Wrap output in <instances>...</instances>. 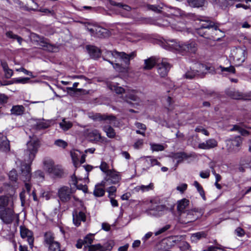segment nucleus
<instances>
[{"label":"nucleus","mask_w":251,"mask_h":251,"mask_svg":"<svg viewBox=\"0 0 251 251\" xmlns=\"http://www.w3.org/2000/svg\"><path fill=\"white\" fill-rule=\"evenodd\" d=\"M136 56V53L135 51L127 54L125 52L107 51L105 54L106 60L113 65L116 70L120 72L127 71L130 61Z\"/></svg>","instance_id":"obj_1"},{"label":"nucleus","mask_w":251,"mask_h":251,"mask_svg":"<svg viewBox=\"0 0 251 251\" xmlns=\"http://www.w3.org/2000/svg\"><path fill=\"white\" fill-rule=\"evenodd\" d=\"M107 86L111 90L115 92L117 94H122L126 93L125 97V100L129 103H131V101L135 102V104L139 105L141 102L138 94L140 93L135 90H126L124 88L119 86V84L114 81H108L107 82Z\"/></svg>","instance_id":"obj_2"},{"label":"nucleus","mask_w":251,"mask_h":251,"mask_svg":"<svg viewBox=\"0 0 251 251\" xmlns=\"http://www.w3.org/2000/svg\"><path fill=\"white\" fill-rule=\"evenodd\" d=\"M194 20H198L199 21V24H200V27H198L197 29V33L199 34L200 36L204 37L207 39H218L219 38H216L214 36L212 35L210 36H206V32L203 31L204 29H209L211 28H213L215 31H219L221 32V30L218 29L219 25L215 23L214 21H212L210 20L209 17L201 16H195L194 15Z\"/></svg>","instance_id":"obj_3"},{"label":"nucleus","mask_w":251,"mask_h":251,"mask_svg":"<svg viewBox=\"0 0 251 251\" xmlns=\"http://www.w3.org/2000/svg\"><path fill=\"white\" fill-rule=\"evenodd\" d=\"M151 205L148 213L154 217H159L164 214L168 208L163 203V200L159 197H155L150 201Z\"/></svg>","instance_id":"obj_4"},{"label":"nucleus","mask_w":251,"mask_h":251,"mask_svg":"<svg viewBox=\"0 0 251 251\" xmlns=\"http://www.w3.org/2000/svg\"><path fill=\"white\" fill-rule=\"evenodd\" d=\"M39 147L40 143L38 139H33L27 143V149L25 151V160L27 163H23L22 165L28 164L30 165V164L34 160Z\"/></svg>","instance_id":"obj_5"},{"label":"nucleus","mask_w":251,"mask_h":251,"mask_svg":"<svg viewBox=\"0 0 251 251\" xmlns=\"http://www.w3.org/2000/svg\"><path fill=\"white\" fill-rule=\"evenodd\" d=\"M200 216V213L194 210H189L181 213L178 218V221L181 224H186L196 220Z\"/></svg>","instance_id":"obj_6"},{"label":"nucleus","mask_w":251,"mask_h":251,"mask_svg":"<svg viewBox=\"0 0 251 251\" xmlns=\"http://www.w3.org/2000/svg\"><path fill=\"white\" fill-rule=\"evenodd\" d=\"M231 54L236 65L240 66L245 61L247 51L245 47H238L232 50Z\"/></svg>","instance_id":"obj_7"},{"label":"nucleus","mask_w":251,"mask_h":251,"mask_svg":"<svg viewBox=\"0 0 251 251\" xmlns=\"http://www.w3.org/2000/svg\"><path fill=\"white\" fill-rule=\"evenodd\" d=\"M13 208L7 207L0 210V219L5 224H10L16 218Z\"/></svg>","instance_id":"obj_8"},{"label":"nucleus","mask_w":251,"mask_h":251,"mask_svg":"<svg viewBox=\"0 0 251 251\" xmlns=\"http://www.w3.org/2000/svg\"><path fill=\"white\" fill-rule=\"evenodd\" d=\"M21 170L22 172L21 179L25 182V187L27 191L29 192L31 185L27 182L29 181L31 178L30 166L28 164L21 165Z\"/></svg>","instance_id":"obj_9"},{"label":"nucleus","mask_w":251,"mask_h":251,"mask_svg":"<svg viewBox=\"0 0 251 251\" xmlns=\"http://www.w3.org/2000/svg\"><path fill=\"white\" fill-rule=\"evenodd\" d=\"M72 193V191L71 188L63 186L58 189L57 195L62 202H66L71 200Z\"/></svg>","instance_id":"obj_10"},{"label":"nucleus","mask_w":251,"mask_h":251,"mask_svg":"<svg viewBox=\"0 0 251 251\" xmlns=\"http://www.w3.org/2000/svg\"><path fill=\"white\" fill-rule=\"evenodd\" d=\"M157 72L161 77H165L167 75L168 72L171 68L170 64L167 62L166 58L159 61L157 63Z\"/></svg>","instance_id":"obj_11"},{"label":"nucleus","mask_w":251,"mask_h":251,"mask_svg":"<svg viewBox=\"0 0 251 251\" xmlns=\"http://www.w3.org/2000/svg\"><path fill=\"white\" fill-rule=\"evenodd\" d=\"M230 145L228 150L230 152L236 153L238 152L241 148L242 143V139L239 136H236L234 139H231L230 141Z\"/></svg>","instance_id":"obj_12"},{"label":"nucleus","mask_w":251,"mask_h":251,"mask_svg":"<svg viewBox=\"0 0 251 251\" xmlns=\"http://www.w3.org/2000/svg\"><path fill=\"white\" fill-rule=\"evenodd\" d=\"M89 30L94 36L100 38L106 37L109 34L107 29L100 26H94Z\"/></svg>","instance_id":"obj_13"},{"label":"nucleus","mask_w":251,"mask_h":251,"mask_svg":"<svg viewBox=\"0 0 251 251\" xmlns=\"http://www.w3.org/2000/svg\"><path fill=\"white\" fill-rule=\"evenodd\" d=\"M163 47L166 50H175L180 52L182 43L174 40H168L163 43Z\"/></svg>","instance_id":"obj_14"},{"label":"nucleus","mask_w":251,"mask_h":251,"mask_svg":"<svg viewBox=\"0 0 251 251\" xmlns=\"http://www.w3.org/2000/svg\"><path fill=\"white\" fill-rule=\"evenodd\" d=\"M86 136L87 139L92 142L97 143L102 140L100 133L97 129L87 130Z\"/></svg>","instance_id":"obj_15"},{"label":"nucleus","mask_w":251,"mask_h":251,"mask_svg":"<svg viewBox=\"0 0 251 251\" xmlns=\"http://www.w3.org/2000/svg\"><path fill=\"white\" fill-rule=\"evenodd\" d=\"M20 234L22 238H27V242L32 248L33 246L34 238L32 236V233L25 226H20Z\"/></svg>","instance_id":"obj_16"},{"label":"nucleus","mask_w":251,"mask_h":251,"mask_svg":"<svg viewBox=\"0 0 251 251\" xmlns=\"http://www.w3.org/2000/svg\"><path fill=\"white\" fill-rule=\"evenodd\" d=\"M137 164L143 171H146L151 167L150 156H142L137 160Z\"/></svg>","instance_id":"obj_17"},{"label":"nucleus","mask_w":251,"mask_h":251,"mask_svg":"<svg viewBox=\"0 0 251 251\" xmlns=\"http://www.w3.org/2000/svg\"><path fill=\"white\" fill-rule=\"evenodd\" d=\"M197 50V44L194 42H191L188 44H182L180 52H189L195 53Z\"/></svg>","instance_id":"obj_18"},{"label":"nucleus","mask_w":251,"mask_h":251,"mask_svg":"<svg viewBox=\"0 0 251 251\" xmlns=\"http://www.w3.org/2000/svg\"><path fill=\"white\" fill-rule=\"evenodd\" d=\"M217 141L214 139H209L204 142L200 143L198 148L203 150H209L217 146Z\"/></svg>","instance_id":"obj_19"},{"label":"nucleus","mask_w":251,"mask_h":251,"mask_svg":"<svg viewBox=\"0 0 251 251\" xmlns=\"http://www.w3.org/2000/svg\"><path fill=\"white\" fill-rule=\"evenodd\" d=\"M121 179V176L119 173L114 170H111L106 175L105 180L106 181H111V183L116 184L119 182Z\"/></svg>","instance_id":"obj_20"},{"label":"nucleus","mask_w":251,"mask_h":251,"mask_svg":"<svg viewBox=\"0 0 251 251\" xmlns=\"http://www.w3.org/2000/svg\"><path fill=\"white\" fill-rule=\"evenodd\" d=\"M13 201L11 198L7 196L0 197V209L7 208V207L13 208Z\"/></svg>","instance_id":"obj_21"},{"label":"nucleus","mask_w":251,"mask_h":251,"mask_svg":"<svg viewBox=\"0 0 251 251\" xmlns=\"http://www.w3.org/2000/svg\"><path fill=\"white\" fill-rule=\"evenodd\" d=\"M73 223L75 226H78L80 224L81 222H84L85 221L86 216L85 214L82 212H77L75 211L73 213Z\"/></svg>","instance_id":"obj_22"},{"label":"nucleus","mask_w":251,"mask_h":251,"mask_svg":"<svg viewBox=\"0 0 251 251\" xmlns=\"http://www.w3.org/2000/svg\"><path fill=\"white\" fill-rule=\"evenodd\" d=\"M50 125V121H45L43 119L42 120H38L36 123L33 125V129L36 130H41L47 128Z\"/></svg>","instance_id":"obj_23"},{"label":"nucleus","mask_w":251,"mask_h":251,"mask_svg":"<svg viewBox=\"0 0 251 251\" xmlns=\"http://www.w3.org/2000/svg\"><path fill=\"white\" fill-rule=\"evenodd\" d=\"M86 49L90 55L93 58H97L100 55V51L99 48L93 46H87Z\"/></svg>","instance_id":"obj_24"},{"label":"nucleus","mask_w":251,"mask_h":251,"mask_svg":"<svg viewBox=\"0 0 251 251\" xmlns=\"http://www.w3.org/2000/svg\"><path fill=\"white\" fill-rule=\"evenodd\" d=\"M159 60H157L155 58L151 57L144 60V70H151L156 64H157Z\"/></svg>","instance_id":"obj_25"},{"label":"nucleus","mask_w":251,"mask_h":251,"mask_svg":"<svg viewBox=\"0 0 251 251\" xmlns=\"http://www.w3.org/2000/svg\"><path fill=\"white\" fill-rule=\"evenodd\" d=\"M10 150L9 142L5 136L0 137V151H8Z\"/></svg>","instance_id":"obj_26"},{"label":"nucleus","mask_w":251,"mask_h":251,"mask_svg":"<svg viewBox=\"0 0 251 251\" xmlns=\"http://www.w3.org/2000/svg\"><path fill=\"white\" fill-rule=\"evenodd\" d=\"M181 237L180 236H170L166 239L167 245L171 248L178 244L181 240Z\"/></svg>","instance_id":"obj_27"},{"label":"nucleus","mask_w":251,"mask_h":251,"mask_svg":"<svg viewBox=\"0 0 251 251\" xmlns=\"http://www.w3.org/2000/svg\"><path fill=\"white\" fill-rule=\"evenodd\" d=\"M189 203V200L186 199H183L178 202L177 209L179 215L181 213L185 212L184 209L188 206Z\"/></svg>","instance_id":"obj_28"},{"label":"nucleus","mask_w":251,"mask_h":251,"mask_svg":"<svg viewBox=\"0 0 251 251\" xmlns=\"http://www.w3.org/2000/svg\"><path fill=\"white\" fill-rule=\"evenodd\" d=\"M25 110V107L22 105L13 106L10 110L11 113L15 115H21Z\"/></svg>","instance_id":"obj_29"},{"label":"nucleus","mask_w":251,"mask_h":251,"mask_svg":"<svg viewBox=\"0 0 251 251\" xmlns=\"http://www.w3.org/2000/svg\"><path fill=\"white\" fill-rule=\"evenodd\" d=\"M44 243L47 246L55 242L54 234L50 231L46 232L44 236Z\"/></svg>","instance_id":"obj_30"},{"label":"nucleus","mask_w":251,"mask_h":251,"mask_svg":"<svg viewBox=\"0 0 251 251\" xmlns=\"http://www.w3.org/2000/svg\"><path fill=\"white\" fill-rule=\"evenodd\" d=\"M39 40L38 42H39L40 46L43 48H45L46 50L49 51H52L53 50V46L48 42V40L43 37L38 36Z\"/></svg>","instance_id":"obj_31"},{"label":"nucleus","mask_w":251,"mask_h":251,"mask_svg":"<svg viewBox=\"0 0 251 251\" xmlns=\"http://www.w3.org/2000/svg\"><path fill=\"white\" fill-rule=\"evenodd\" d=\"M154 188V185L152 183H150L148 185H139L137 186L134 188V190L136 192H139L141 191L142 192H148L150 190H153Z\"/></svg>","instance_id":"obj_32"},{"label":"nucleus","mask_w":251,"mask_h":251,"mask_svg":"<svg viewBox=\"0 0 251 251\" xmlns=\"http://www.w3.org/2000/svg\"><path fill=\"white\" fill-rule=\"evenodd\" d=\"M5 35L7 38L12 39L13 40H17L20 45L22 44V42L23 41L22 38L19 36L17 34H14L12 31H6L5 32Z\"/></svg>","instance_id":"obj_33"},{"label":"nucleus","mask_w":251,"mask_h":251,"mask_svg":"<svg viewBox=\"0 0 251 251\" xmlns=\"http://www.w3.org/2000/svg\"><path fill=\"white\" fill-rule=\"evenodd\" d=\"M230 97L234 99L240 100H251V95L248 96V98H246L242 93L237 91H231L230 93Z\"/></svg>","instance_id":"obj_34"},{"label":"nucleus","mask_w":251,"mask_h":251,"mask_svg":"<svg viewBox=\"0 0 251 251\" xmlns=\"http://www.w3.org/2000/svg\"><path fill=\"white\" fill-rule=\"evenodd\" d=\"M32 178L36 182H42L44 179V173L40 170H37L34 173Z\"/></svg>","instance_id":"obj_35"},{"label":"nucleus","mask_w":251,"mask_h":251,"mask_svg":"<svg viewBox=\"0 0 251 251\" xmlns=\"http://www.w3.org/2000/svg\"><path fill=\"white\" fill-rule=\"evenodd\" d=\"M205 66L200 63H195L192 67V70L197 75L202 73L205 69Z\"/></svg>","instance_id":"obj_36"},{"label":"nucleus","mask_w":251,"mask_h":251,"mask_svg":"<svg viewBox=\"0 0 251 251\" xmlns=\"http://www.w3.org/2000/svg\"><path fill=\"white\" fill-rule=\"evenodd\" d=\"M103 130L106 132V135L110 138H114L116 135L114 129L109 126H105L103 127Z\"/></svg>","instance_id":"obj_37"},{"label":"nucleus","mask_w":251,"mask_h":251,"mask_svg":"<svg viewBox=\"0 0 251 251\" xmlns=\"http://www.w3.org/2000/svg\"><path fill=\"white\" fill-rule=\"evenodd\" d=\"M44 168L49 173H50L54 167V162L50 159H47L44 161Z\"/></svg>","instance_id":"obj_38"},{"label":"nucleus","mask_w":251,"mask_h":251,"mask_svg":"<svg viewBox=\"0 0 251 251\" xmlns=\"http://www.w3.org/2000/svg\"><path fill=\"white\" fill-rule=\"evenodd\" d=\"M231 131H237L242 136H248L249 135L250 132L246 129L243 128L238 125H234L231 129Z\"/></svg>","instance_id":"obj_39"},{"label":"nucleus","mask_w":251,"mask_h":251,"mask_svg":"<svg viewBox=\"0 0 251 251\" xmlns=\"http://www.w3.org/2000/svg\"><path fill=\"white\" fill-rule=\"evenodd\" d=\"M206 234L204 232H198L193 234L191 236V240L192 242H196L201 238L205 237Z\"/></svg>","instance_id":"obj_40"},{"label":"nucleus","mask_w":251,"mask_h":251,"mask_svg":"<svg viewBox=\"0 0 251 251\" xmlns=\"http://www.w3.org/2000/svg\"><path fill=\"white\" fill-rule=\"evenodd\" d=\"M172 28L177 31H182L185 29V25L182 22H175L174 21L173 23L172 24Z\"/></svg>","instance_id":"obj_41"},{"label":"nucleus","mask_w":251,"mask_h":251,"mask_svg":"<svg viewBox=\"0 0 251 251\" xmlns=\"http://www.w3.org/2000/svg\"><path fill=\"white\" fill-rule=\"evenodd\" d=\"M72 184L76 187L78 190H81L84 193H86L87 191V187L86 185L77 184V181L75 177H72Z\"/></svg>","instance_id":"obj_42"},{"label":"nucleus","mask_w":251,"mask_h":251,"mask_svg":"<svg viewBox=\"0 0 251 251\" xmlns=\"http://www.w3.org/2000/svg\"><path fill=\"white\" fill-rule=\"evenodd\" d=\"M93 194L96 197H102L105 194V190L103 188L100 187V185H96Z\"/></svg>","instance_id":"obj_43"},{"label":"nucleus","mask_w":251,"mask_h":251,"mask_svg":"<svg viewBox=\"0 0 251 251\" xmlns=\"http://www.w3.org/2000/svg\"><path fill=\"white\" fill-rule=\"evenodd\" d=\"M50 174H51L56 176H61L63 174V171L61 167L59 166H54Z\"/></svg>","instance_id":"obj_44"},{"label":"nucleus","mask_w":251,"mask_h":251,"mask_svg":"<svg viewBox=\"0 0 251 251\" xmlns=\"http://www.w3.org/2000/svg\"><path fill=\"white\" fill-rule=\"evenodd\" d=\"M88 251H106L105 248L100 244L88 246Z\"/></svg>","instance_id":"obj_45"},{"label":"nucleus","mask_w":251,"mask_h":251,"mask_svg":"<svg viewBox=\"0 0 251 251\" xmlns=\"http://www.w3.org/2000/svg\"><path fill=\"white\" fill-rule=\"evenodd\" d=\"M174 20L171 18H168L167 19L163 20L162 21H158L157 25L159 26H167L170 25L172 26V24L173 23Z\"/></svg>","instance_id":"obj_46"},{"label":"nucleus","mask_w":251,"mask_h":251,"mask_svg":"<svg viewBox=\"0 0 251 251\" xmlns=\"http://www.w3.org/2000/svg\"><path fill=\"white\" fill-rule=\"evenodd\" d=\"M189 4L194 7H199L202 6L205 0H187Z\"/></svg>","instance_id":"obj_47"},{"label":"nucleus","mask_w":251,"mask_h":251,"mask_svg":"<svg viewBox=\"0 0 251 251\" xmlns=\"http://www.w3.org/2000/svg\"><path fill=\"white\" fill-rule=\"evenodd\" d=\"M60 126L64 130H67L70 129L73 126L72 123L70 121H66L65 119L59 124Z\"/></svg>","instance_id":"obj_48"},{"label":"nucleus","mask_w":251,"mask_h":251,"mask_svg":"<svg viewBox=\"0 0 251 251\" xmlns=\"http://www.w3.org/2000/svg\"><path fill=\"white\" fill-rule=\"evenodd\" d=\"M150 146L152 151H162L165 149L164 147L161 144L151 143Z\"/></svg>","instance_id":"obj_49"},{"label":"nucleus","mask_w":251,"mask_h":251,"mask_svg":"<svg viewBox=\"0 0 251 251\" xmlns=\"http://www.w3.org/2000/svg\"><path fill=\"white\" fill-rule=\"evenodd\" d=\"M110 3L111 5L117 6L122 10H125L126 11H129L131 10V7L127 5H124L121 3H117L114 1H110Z\"/></svg>","instance_id":"obj_50"},{"label":"nucleus","mask_w":251,"mask_h":251,"mask_svg":"<svg viewBox=\"0 0 251 251\" xmlns=\"http://www.w3.org/2000/svg\"><path fill=\"white\" fill-rule=\"evenodd\" d=\"M47 247L49 248V251H60V244L57 241L53 242Z\"/></svg>","instance_id":"obj_51"},{"label":"nucleus","mask_w":251,"mask_h":251,"mask_svg":"<svg viewBox=\"0 0 251 251\" xmlns=\"http://www.w3.org/2000/svg\"><path fill=\"white\" fill-rule=\"evenodd\" d=\"M194 185L197 188V189L198 191L199 192L200 195L202 197V198L204 200H205V195H204V190H203L202 186L197 181H194Z\"/></svg>","instance_id":"obj_52"},{"label":"nucleus","mask_w":251,"mask_h":251,"mask_svg":"<svg viewBox=\"0 0 251 251\" xmlns=\"http://www.w3.org/2000/svg\"><path fill=\"white\" fill-rule=\"evenodd\" d=\"M100 117L101 120L104 121H109V124H115V121L116 120V118L113 115H103L100 116Z\"/></svg>","instance_id":"obj_53"},{"label":"nucleus","mask_w":251,"mask_h":251,"mask_svg":"<svg viewBox=\"0 0 251 251\" xmlns=\"http://www.w3.org/2000/svg\"><path fill=\"white\" fill-rule=\"evenodd\" d=\"M184 157L185 154L182 152L176 153H175L173 155V158H174V159L176 160L177 164L181 162Z\"/></svg>","instance_id":"obj_54"},{"label":"nucleus","mask_w":251,"mask_h":251,"mask_svg":"<svg viewBox=\"0 0 251 251\" xmlns=\"http://www.w3.org/2000/svg\"><path fill=\"white\" fill-rule=\"evenodd\" d=\"M100 170L103 173H105L107 175L109 172H110L111 170L109 169V166L108 164L104 161L101 162V164L100 166Z\"/></svg>","instance_id":"obj_55"},{"label":"nucleus","mask_w":251,"mask_h":251,"mask_svg":"<svg viewBox=\"0 0 251 251\" xmlns=\"http://www.w3.org/2000/svg\"><path fill=\"white\" fill-rule=\"evenodd\" d=\"M54 145L58 147L65 149L68 146V143L63 140L58 139L55 141Z\"/></svg>","instance_id":"obj_56"},{"label":"nucleus","mask_w":251,"mask_h":251,"mask_svg":"<svg viewBox=\"0 0 251 251\" xmlns=\"http://www.w3.org/2000/svg\"><path fill=\"white\" fill-rule=\"evenodd\" d=\"M116 191L117 188L116 187H109L107 190V192L108 193V197H115Z\"/></svg>","instance_id":"obj_57"},{"label":"nucleus","mask_w":251,"mask_h":251,"mask_svg":"<svg viewBox=\"0 0 251 251\" xmlns=\"http://www.w3.org/2000/svg\"><path fill=\"white\" fill-rule=\"evenodd\" d=\"M220 68H221V71L223 72H227L228 73L234 74L235 72V68L232 66H231L229 67H226V68L220 66Z\"/></svg>","instance_id":"obj_58"},{"label":"nucleus","mask_w":251,"mask_h":251,"mask_svg":"<svg viewBox=\"0 0 251 251\" xmlns=\"http://www.w3.org/2000/svg\"><path fill=\"white\" fill-rule=\"evenodd\" d=\"M17 176L18 175L15 170L11 171L9 173V179L12 181H15L17 180Z\"/></svg>","instance_id":"obj_59"},{"label":"nucleus","mask_w":251,"mask_h":251,"mask_svg":"<svg viewBox=\"0 0 251 251\" xmlns=\"http://www.w3.org/2000/svg\"><path fill=\"white\" fill-rule=\"evenodd\" d=\"M94 237L93 234H88L84 238L83 241L85 244H91L93 241Z\"/></svg>","instance_id":"obj_60"},{"label":"nucleus","mask_w":251,"mask_h":251,"mask_svg":"<svg viewBox=\"0 0 251 251\" xmlns=\"http://www.w3.org/2000/svg\"><path fill=\"white\" fill-rule=\"evenodd\" d=\"M170 227H171V226L170 225H167L165 226H163V227L161 228L158 230H157L156 232H155V235L157 236V235L164 232L165 231H166V230L169 229L170 228Z\"/></svg>","instance_id":"obj_61"},{"label":"nucleus","mask_w":251,"mask_h":251,"mask_svg":"<svg viewBox=\"0 0 251 251\" xmlns=\"http://www.w3.org/2000/svg\"><path fill=\"white\" fill-rule=\"evenodd\" d=\"M197 75L193 71V70H192L190 71H188L185 74V78L187 79H192L194 78L195 76H196Z\"/></svg>","instance_id":"obj_62"},{"label":"nucleus","mask_w":251,"mask_h":251,"mask_svg":"<svg viewBox=\"0 0 251 251\" xmlns=\"http://www.w3.org/2000/svg\"><path fill=\"white\" fill-rule=\"evenodd\" d=\"M29 80L30 78L28 77L19 78L16 79L15 82L17 83L25 84L28 83Z\"/></svg>","instance_id":"obj_63"},{"label":"nucleus","mask_w":251,"mask_h":251,"mask_svg":"<svg viewBox=\"0 0 251 251\" xmlns=\"http://www.w3.org/2000/svg\"><path fill=\"white\" fill-rule=\"evenodd\" d=\"M187 185L186 183H182L177 186L176 189L181 193H183L187 189Z\"/></svg>","instance_id":"obj_64"}]
</instances>
